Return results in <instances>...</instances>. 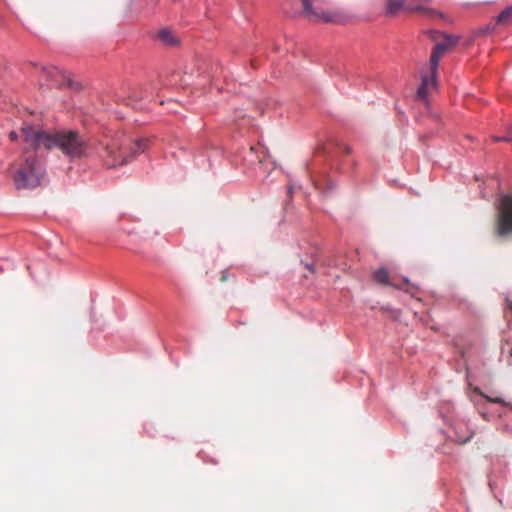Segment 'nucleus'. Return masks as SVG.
<instances>
[{
	"instance_id": "17",
	"label": "nucleus",
	"mask_w": 512,
	"mask_h": 512,
	"mask_svg": "<svg viewBox=\"0 0 512 512\" xmlns=\"http://www.w3.org/2000/svg\"><path fill=\"white\" fill-rule=\"evenodd\" d=\"M322 21L324 22H334V23H341L342 17L341 16H333L327 12H322L321 16Z\"/></svg>"
},
{
	"instance_id": "21",
	"label": "nucleus",
	"mask_w": 512,
	"mask_h": 512,
	"mask_svg": "<svg viewBox=\"0 0 512 512\" xmlns=\"http://www.w3.org/2000/svg\"><path fill=\"white\" fill-rule=\"evenodd\" d=\"M501 141H504V142H512V136H503L501 137Z\"/></svg>"
},
{
	"instance_id": "16",
	"label": "nucleus",
	"mask_w": 512,
	"mask_h": 512,
	"mask_svg": "<svg viewBox=\"0 0 512 512\" xmlns=\"http://www.w3.org/2000/svg\"><path fill=\"white\" fill-rule=\"evenodd\" d=\"M312 259L311 260H301V264L310 272V273H314L315 272V267H316V264L318 262V256L315 255V254H312Z\"/></svg>"
},
{
	"instance_id": "23",
	"label": "nucleus",
	"mask_w": 512,
	"mask_h": 512,
	"mask_svg": "<svg viewBox=\"0 0 512 512\" xmlns=\"http://www.w3.org/2000/svg\"><path fill=\"white\" fill-rule=\"evenodd\" d=\"M292 191H293V186H289L288 189H287V194L291 197V194H292Z\"/></svg>"
},
{
	"instance_id": "19",
	"label": "nucleus",
	"mask_w": 512,
	"mask_h": 512,
	"mask_svg": "<svg viewBox=\"0 0 512 512\" xmlns=\"http://www.w3.org/2000/svg\"><path fill=\"white\" fill-rule=\"evenodd\" d=\"M18 138H19V136H18V133H17L16 131H11V132L9 133V139H10L11 141H14V142H15V141H17V140H18Z\"/></svg>"
},
{
	"instance_id": "26",
	"label": "nucleus",
	"mask_w": 512,
	"mask_h": 512,
	"mask_svg": "<svg viewBox=\"0 0 512 512\" xmlns=\"http://www.w3.org/2000/svg\"><path fill=\"white\" fill-rule=\"evenodd\" d=\"M335 187V184L329 180V188L332 189Z\"/></svg>"
},
{
	"instance_id": "27",
	"label": "nucleus",
	"mask_w": 512,
	"mask_h": 512,
	"mask_svg": "<svg viewBox=\"0 0 512 512\" xmlns=\"http://www.w3.org/2000/svg\"><path fill=\"white\" fill-rule=\"evenodd\" d=\"M506 135H507V136H512V127L508 130V132H507V134H506Z\"/></svg>"
},
{
	"instance_id": "12",
	"label": "nucleus",
	"mask_w": 512,
	"mask_h": 512,
	"mask_svg": "<svg viewBox=\"0 0 512 512\" xmlns=\"http://www.w3.org/2000/svg\"><path fill=\"white\" fill-rule=\"evenodd\" d=\"M157 36L160 41L171 47L176 46L179 43L178 39L172 34V32L168 28H162L161 30H159Z\"/></svg>"
},
{
	"instance_id": "22",
	"label": "nucleus",
	"mask_w": 512,
	"mask_h": 512,
	"mask_svg": "<svg viewBox=\"0 0 512 512\" xmlns=\"http://www.w3.org/2000/svg\"><path fill=\"white\" fill-rule=\"evenodd\" d=\"M343 151H344V153H346V154H350V153H351V148H350L349 146H346V145H345V146L343 147Z\"/></svg>"
},
{
	"instance_id": "7",
	"label": "nucleus",
	"mask_w": 512,
	"mask_h": 512,
	"mask_svg": "<svg viewBox=\"0 0 512 512\" xmlns=\"http://www.w3.org/2000/svg\"><path fill=\"white\" fill-rule=\"evenodd\" d=\"M314 0H301L303 9L301 11H288L285 7L283 8L284 13L289 17H295L302 15L310 21H318L320 14L313 7Z\"/></svg>"
},
{
	"instance_id": "3",
	"label": "nucleus",
	"mask_w": 512,
	"mask_h": 512,
	"mask_svg": "<svg viewBox=\"0 0 512 512\" xmlns=\"http://www.w3.org/2000/svg\"><path fill=\"white\" fill-rule=\"evenodd\" d=\"M87 147V141L76 130L58 131L56 148H59L69 159L74 160L83 157Z\"/></svg>"
},
{
	"instance_id": "20",
	"label": "nucleus",
	"mask_w": 512,
	"mask_h": 512,
	"mask_svg": "<svg viewBox=\"0 0 512 512\" xmlns=\"http://www.w3.org/2000/svg\"><path fill=\"white\" fill-rule=\"evenodd\" d=\"M228 279V271L225 270L221 273V280L226 281Z\"/></svg>"
},
{
	"instance_id": "13",
	"label": "nucleus",
	"mask_w": 512,
	"mask_h": 512,
	"mask_svg": "<svg viewBox=\"0 0 512 512\" xmlns=\"http://www.w3.org/2000/svg\"><path fill=\"white\" fill-rule=\"evenodd\" d=\"M414 11L422 13L424 16H426L428 18L439 17V18H442V19L446 20V17L441 12H438V11H436L434 9H431V8H425V7H422V6H416V7H414Z\"/></svg>"
},
{
	"instance_id": "9",
	"label": "nucleus",
	"mask_w": 512,
	"mask_h": 512,
	"mask_svg": "<svg viewBox=\"0 0 512 512\" xmlns=\"http://www.w3.org/2000/svg\"><path fill=\"white\" fill-rule=\"evenodd\" d=\"M62 75V72L55 66H42L41 67V81L44 80L45 83H41V85L47 86H57L60 85V81L58 80V76Z\"/></svg>"
},
{
	"instance_id": "5",
	"label": "nucleus",
	"mask_w": 512,
	"mask_h": 512,
	"mask_svg": "<svg viewBox=\"0 0 512 512\" xmlns=\"http://www.w3.org/2000/svg\"><path fill=\"white\" fill-rule=\"evenodd\" d=\"M149 145V140L146 138H138L134 141L129 150L120 149L119 151L110 150L111 162H107L108 167H116L129 163L136 155L146 151Z\"/></svg>"
},
{
	"instance_id": "6",
	"label": "nucleus",
	"mask_w": 512,
	"mask_h": 512,
	"mask_svg": "<svg viewBox=\"0 0 512 512\" xmlns=\"http://www.w3.org/2000/svg\"><path fill=\"white\" fill-rule=\"evenodd\" d=\"M497 233L500 236L512 234V195H504L501 198L497 218Z\"/></svg>"
},
{
	"instance_id": "14",
	"label": "nucleus",
	"mask_w": 512,
	"mask_h": 512,
	"mask_svg": "<svg viewBox=\"0 0 512 512\" xmlns=\"http://www.w3.org/2000/svg\"><path fill=\"white\" fill-rule=\"evenodd\" d=\"M474 392L483 396L488 402L500 404L502 406H508V403L501 397H490L488 395H485L480 388L475 387Z\"/></svg>"
},
{
	"instance_id": "24",
	"label": "nucleus",
	"mask_w": 512,
	"mask_h": 512,
	"mask_svg": "<svg viewBox=\"0 0 512 512\" xmlns=\"http://www.w3.org/2000/svg\"><path fill=\"white\" fill-rule=\"evenodd\" d=\"M492 139H493L494 142H500L501 141V137H498V136H494Z\"/></svg>"
},
{
	"instance_id": "18",
	"label": "nucleus",
	"mask_w": 512,
	"mask_h": 512,
	"mask_svg": "<svg viewBox=\"0 0 512 512\" xmlns=\"http://www.w3.org/2000/svg\"><path fill=\"white\" fill-rule=\"evenodd\" d=\"M66 83H67V86H69L70 88H73V89H79L80 88V85L77 82H74L71 79H67Z\"/></svg>"
},
{
	"instance_id": "15",
	"label": "nucleus",
	"mask_w": 512,
	"mask_h": 512,
	"mask_svg": "<svg viewBox=\"0 0 512 512\" xmlns=\"http://www.w3.org/2000/svg\"><path fill=\"white\" fill-rule=\"evenodd\" d=\"M512 20V6L504 9L497 17V22L500 24H506Z\"/></svg>"
},
{
	"instance_id": "1",
	"label": "nucleus",
	"mask_w": 512,
	"mask_h": 512,
	"mask_svg": "<svg viewBox=\"0 0 512 512\" xmlns=\"http://www.w3.org/2000/svg\"><path fill=\"white\" fill-rule=\"evenodd\" d=\"M45 176L46 167L43 161L37 155H28L13 175L14 186L17 190H33L40 186Z\"/></svg>"
},
{
	"instance_id": "11",
	"label": "nucleus",
	"mask_w": 512,
	"mask_h": 512,
	"mask_svg": "<svg viewBox=\"0 0 512 512\" xmlns=\"http://www.w3.org/2000/svg\"><path fill=\"white\" fill-rule=\"evenodd\" d=\"M473 437V432L465 427L463 424H459L455 428L454 440L459 444H466Z\"/></svg>"
},
{
	"instance_id": "10",
	"label": "nucleus",
	"mask_w": 512,
	"mask_h": 512,
	"mask_svg": "<svg viewBox=\"0 0 512 512\" xmlns=\"http://www.w3.org/2000/svg\"><path fill=\"white\" fill-rule=\"evenodd\" d=\"M401 10L414 11V6L405 5L404 0H388L386 3V15H396Z\"/></svg>"
},
{
	"instance_id": "4",
	"label": "nucleus",
	"mask_w": 512,
	"mask_h": 512,
	"mask_svg": "<svg viewBox=\"0 0 512 512\" xmlns=\"http://www.w3.org/2000/svg\"><path fill=\"white\" fill-rule=\"evenodd\" d=\"M20 131L24 142L30 144L35 151L42 146L48 150L56 148L58 131L50 133L42 129L35 130L32 124L22 126Z\"/></svg>"
},
{
	"instance_id": "2",
	"label": "nucleus",
	"mask_w": 512,
	"mask_h": 512,
	"mask_svg": "<svg viewBox=\"0 0 512 512\" xmlns=\"http://www.w3.org/2000/svg\"><path fill=\"white\" fill-rule=\"evenodd\" d=\"M442 37L443 40L436 43L434 46L433 52L430 57V70L431 75L430 76H424L422 78V84L417 90V97L420 99H425L429 88L435 86V77L437 73L438 64L440 61V58L443 56V54L451 49L453 46L457 44L458 37L448 35V34H440L437 31L431 32V37L434 40H437L438 37Z\"/></svg>"
},
{
	"instance_id": "25",
	"label": "nucleus",
	"mask_w": 512,
	"mask_h": 512,
	"mask_svg": "<svg viewBox=\"0 0 512 512\" xmlns=\"http://www.w3.org/2000/svg\"><path fill=\"white\" fill-rule=\"evenodd\" d=\"M307 171L309 174H312V167L310 166V164H307Z\"/></svg>"
},
{
	"instance_id": "8",
	"label": "nucleus",
	"mask_w": 512,
	"mask_h": 512,
	"mask_svg": "<svg viewBox=\"0 0 512 512\" xmlns=\"http://www.w3.org/2000/svg\"><path fill=\"white\" fill-rule=\"evenodd\" d=\"M373 278L376 282L392 286L396 289H404L405 285L409 284V280L407 278H403L400 282L391 281L389 277V272L386 268H380L377 271L374 272Z\"/></svg>"
}]
</instances>
